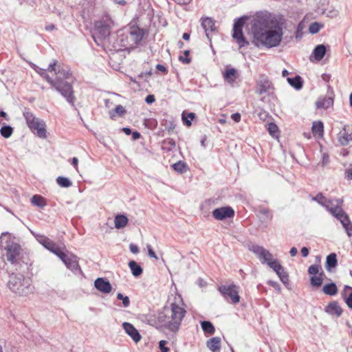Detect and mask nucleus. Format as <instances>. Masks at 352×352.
<instances>
[{
    "label": "nucleus",
    "instance_id": "1",
    "mask_svg": "<svg viewBox=\"0 0 352 352\" xmlns=\"http://www.w3.org/2000/svg\"><path fill=\"white\" fill-rule=\"evenodd\" d=\"M249 34L255 46L272 48L280 45L283 30L280 21L266 13L258 14L251 21Z\"/></svg>",
    "mask_w": 352,
    "mask_h": 352
},
{
    "label": "nucleus",
    "instance_id": "2",
    "mask_svg": "<svg viewBox=\"0 0 352 352\" xmlns=\"http://www.w3.org/2000/svg\"><path fill=\"white\" fill-rule=\"evenodd\" d=\"M35 70L42 77L45 78L53 88L66 98L69 103L74 104L75 100L72 89L74 78L67 66L56 65V63L55 61L53 63H50L47 71L50 72H54L56 76L54 79L47 74L46 69L38 67Z\"/></svg>",
    "mask_w": 352,
    "mask_h": 352
},
{
    "label": "nucleus",
    "instance_id": "3",
    "mask_svg": "<svg viewBox=\"0 0 352 352\" xmlns=\"http://www.w3.org/2000/svg\"><path fill=\"white\" fill-rule=\"evenodd\" d=\"M186 313L182 300L175 298V302L165 306L163 310L158 313L157 322L161 327L176 333L180 327Z\"/></svg>",
    "mask_w": 352,
    "mask_h": 352
},
{
    "label": "nucleus",
    "instance_id": "4",
    "mask_svg": "<svg viewBox=\"0 0 352 352\" xmlns=\"http://www.w3.org/2000/svg\"><path fill=\"white\" fill-rule=\"evenodd\" d=\"M9 288L14 293L25 296L32 292V288L29 279L21 274H12L8 280Z\"/></svg>",
    "mask_w": 352,
    "mask_h": 352
},
{
    "label": "nucleus",
    "instance_id": "5",
    "mask_svg": "<svg viewBox=\"0 0 352 352\" xmlns=\"http://www.w3.org/2000/svg\"><path fill=\"white\" fill-rule=\"evenodd\" d=\"M23 116L28 127L34 133L43 139L47 138L45 123L43 120L35 117L34 114L30 111L24 112Z\"/></svg>",
    "mask_w": 352,
    "mask_h": 352
},
{
    "label": "nucleus",
    "instance_id": "6",
    "mask_svg": "<svg viewBox=\"0 0 352 352\" xmlns=\"http://www.w3.org/2000/svg\"><path fill=\"white\" fill-rule=\"evenodd\" d=\"M6 251V256L7 260L11 263H14L19 258L21 253V246L13 241H8L4 247Z\"/></svg>",
    "mask_w": 352,
    "mask_h": 352
},
{
    "label": "nucleus",
    "instance_id": "7",
    "mask_svg": "<svg viewBox=\"0 0 352 352\" xmlns=\"http://www.w3.org/2000/svg\"><path fill=\"white\" fill-rule=\"evenodd\" d=\"M219 291L225 299L228 300L230 298L232 303H237L240 300L237 287L235 285H221L219 287Z\"/></svg>",
    "mask_w": 352,
    "mask_h": 352
},
{
    "label": "nucleus",
    "instance_id": "8",
    "mask_svg": "<svg viewBox=\"0 0 352 352\" xmlns=\"http://www.w3.org/2000/svg\"><path fill=\"white\" fill-rule=\"evenodd\" d=\"M243 21L239 19L234 25L232 36L236 40L240 47H244L248 43L245 41L243 32L242 27L243 25Z\"/></svg>",
    "mask_w": 352,
    "mask_h": 352
},
{
    "label": "nucleus",
    "instance_id": "9",
    "mask_svg": "<svg viewBox=\"0 0 352 352\" xmlns=\"http://www.w3.org/2000/svg\"><path fill=\"white\" fill-rule=\"evenodd\" d=\"M326 209L340 221L348 216L342 208L339 200H332V204H329Z\"/></svg>",
    "mask_w": 352,
    "mask_h": 352
},
{
    "label": "nucleus",
    "instance_id": "10",
    "mask_svg": "<svg viewBox=\"0 0 352 352\" xmlns=\"http://www.w3.org/2000/svg\"><path fill=\"white\" fill-rule=\"evenodd\" d=\"M338 140L342 146L352 144V130L348 125H344L338 134Z\"/></svg>",
    "mask_w": 352,
    "mask_h": 352
},
{
    "label": "nucleus",
    "instance_id": "11",
    "mask_svg": "<svg viewBox=\"0 0 352 352\" xmlns=\"http://www.w3.org/2000/svg\"><path fill=\"white\" fill-rule=\"evenodd\" d=\"M250 250L256 254L262 263H267L272 258V254L262 246L252 245Z\"/></svg>",
    "mask_w": 352,
    "mask_h": 352
},
{
    "label": "nucleus",
    "instance_id": "12",
    "mask_svg": "<svg viewBox=\"0 0 352 352\" xmlns=\"http://www.w3.org/2000/svg\"><path fill=\"white\" fill-rule=\"evenodd\" d=\"M234 214L233 209L230 207H221L216 208L212 211V216L217 220H223L232 217Z\"/></svg>",
    "mask_w": 352,
    "mask_h": 352
},
{
    "label": "nucleus",
    "instance_id": "13",
    "mask_svg": "<svg viewBox=\"0 0 352 352\" xmlns=\"http://www.w3.org/2000/svg\"><path fill=\"white\" fill-rule=\"evenodd\" d=\"M122 327L125 333L131 337L134 342L138 343L141 340V335L132 324L124 322L122 323Z\"/></svg>",
    "mask_w": 352,
    "mask_h": 352
},
{
    "label": "nucleus",
    "instance_id": "14",
    "mask_svg": "<svg viewBox=\"0 0 352 352\" xmlns=\"http://www.w3.org/2000/svg\"><path fill=\"white\" fill-rule=\"evenodd\" d=\"M95 287L104 294H109L112 289L111 285L103 278H98L94 282Z\"/></svg>",
    "mask_w": 352,
    "mask_h": 352
},
{
    "label": "nucleus",
    "instance_id": "15",
    "mask_svg": "<svg viewBox=\"0 0 352 352\" xmlns=\"http://www.w3.org/2000/svg\"><path fill=\"white\" fill-rule=\"evenodd\" d=\"M201 26L206 36L210 39L211 34L215 30L214 21L210 17L202 18Z\"/></svg>",
    "mask_w": 352,
    "mask_h": 352
},
{
    "label": "nucleus",
    "instance_id": "16",
    "mask_svg": "<svg viewBox=\"0 0 352 352\" xmlns=\"http://www.w3.org/2000/svg\"><path fill=\"white\" fill-rule=\"evenodd\" d=\"M36 238L39 243H41L47 250H48L49 251H50L52 253L58 248V245L54 242H53L52 240H50L49 238H47L45 236L36 235Z\"/></svg>",
    "mask_w": 352,
    "mask_h": 352
},
{
    "label": "nucleus",
    "instance_id": "17",
    "mask_svg": "<svg viewBox=\"0 0 352 352\" xmlns=\"http://www.w3.org/2000/svg\"><path fill=\"white\" fill-rule=\"evenodd\" d=\"M36 238L39 243H41L47 250H48L49 251H50L52 253L58 248V245L54 242H53L52 240H50L49 238H47L45 236L36 235Z\"/></svg>",
    "mask_w": 352,
    "mask_h": 352
},
{
    "label": "nucleus",
    "instance_id": "18",
    "mask_svg": "<svg viewBox=\"0 0 352 352\" xmlns=\"http://www.w3.org/2000/svg\"><path fill=\"white\" fill-rule=\"evenodd\" d=\"M129 35L131 41L137 44L140 43L144 36V31L138 26L133 25L130 28Z\"/></svg>",
    "mask_w": 352,
    "mask_h": 352
},
{
    "label": "nucleus",
    "instance_id": "19",
    "mask_svg": "<svg viewBox=\"0 0 352 352\" xmlns=\"http://www.w3.org/2000/svg\"><path fill=\"white\" fill-rule=\"evenodd\" d=\"M333 99L330 96L320 97L316 102V107L318 109H327L333 106Z\"/></svg>",
    "mask_w": 352,
    "mask_h": 352
},
{
    "label": "nucleus",
    "instance_id": "20",
    "mask_svg": "<svg viewBox=\"0 0 352 352\" xmlns=\"http://www.w3.org/2000/svg\"><path fill=\"white\" fill-rule=\"evenodd\" d=\"M272 88L271 82L266 78H263L257 82L256 93L261 95Z\"/></svg>",
    "mask_w": 352,
    "mask_h": 352
},
{
    "label": "nucleus",
    "instance_id": "21",
    "mask_svg": "<svg viewBox=\"0 0 352 352\" xmlns=\"http://www.w3.org/2000/svg\"><path fill=\"white\" fill-rule=\"evenodd\" d=\"M63 263L71 270H76L79 267L78 257L74 254L67 255Z\"/></svg>",
    "mask_w": 352,
    "mask_h": 352
},
{
    "label": "nucleus",
    "instance_id": "22",
    "mask_svg": "<svg viewBox=\"0 0 352 352\" xmlns=\"http://www.w3.org/2000/svg\"><path fill=\"white\" fill-rule=\"evenodd\" d=\"M208 348L212 352H217L221 347V339L219 337H214L210 338L207 342Z\"/></svg>",
    "mask_w": 352,
    "mask_h": 352
},
{
    "label": "nucleus",
    "instance_id": "23",
    "mask_svg": "<svg viewBox=\"0 0 352 352\" xmlns=\"http://www.w3.org/2000/svg\"><path fill=\"white\" fill-rule=\"evenodd\" d=\"M325 310L328 314L337 316H340L342 312L341 307L335 302L329 303Z\"/></svg>",
    "mask_w": 352,
    "mask_h": 352
},
{
    "label": "nucleus",
    "instance_id": "24",
    "mask_svg": "<svg viewBox=\"0 0 352 352\" xmlns=\"http://www.w3.org/2000/svg\"><path fill=\"white\" fill-rule=\"evenodd\" d=\"M326 47L321 44V45H318L314 50V52H313V55L314 56V58L318 60V61H320L321 60L323 57L325 55V53H326Z\"/></svg>",
    "mask_w": 352,
    "mask_h": 352
},
{
    "label": "nucleus",
    "instance_id": "25",
    "mask_svg": "<svg viewBox=\"0 0 352 352\" xmlns=\"http://www.w3.org/2000/svg\"><path fill=\"white\" fill-rule=\"evenodd\" d=\"M338 261L335 253H331L327 256L325 267L327 271L331 272L332 268L336 267Z\"/></svg>",
    "mask_w": 352,
    "mask_h": 352
},
{
    "label": "nucleus",
    "instance_id": "26",
    "mask_svg": "<svg viewBox=\"0 0 352 352\" xmlns=\"http://www.w3.org/2000/svg\"><path fill=\"white\" fill-rule=\"evenodd\" d=\"M96 34L101 38H105L110 34V30L107 25L102 24L96 25Z\"/></svg>",
    "mask_w": 352,
    "mask_h": 352
},
{
    "label": "nucleus",
    "instance_id": "27",
    "mask_svg": "<svg viewBox=\"0 0 352 352\" xmlns=\"http://www.w3.org/2000/svg\"><path fill=\"white\" fill-rule=\"evenodd\" d=\"M128 221V218L124 214L116 216L114 219L116 228L120 229L124 228L127 225Z\"/></svg>",
    "mask_w": 352,
    "mask_h": 352
},
{
    "label": "nucleus",
    "instance_id": "28",
    "mask_svg": "<svg viewBox=\"0 0 352 352\" xmlns=\"http://www.w3.org/2000/svg\"><path fill=\"white\" fill-rule=\"evenodd\" d=\"M236 71L235 69H228L223 73V78L229 84H233L236 79Z\"/></svg>",
    "mask_w": 352,
    "mask_h": 352
},
{
    "label": "nucleus",
    "instance_id": "29",
    "mask_svg": "<svg viewBox=\"0 0 352 352\" xmlns=\"http://www.w3.org/2000/svg\"><path fill=\"white\" fill-rule=\"evenodd\" d=\"M324 126L320 121L314 122L312 124V133L314 136L322 137L323 135Z\"/></svg>",
    "mask_w": 352,
    "mask_h": 352
},
{
    "label": "nucleus",
    "instance_id": "30",
    "mask_svg": "<svg viewBox=\"0 0 352 352\" xmlns=\"http://www.w3.org/2000/svg\"><path fill=\"white\" fill-rule=\"evenodd\" d=\"M129 267L131 271L132 274L137 277L142 274L143 270L135 261H131L129 263Z\"/></svg>",
    "mask_w": 352,
    "mask_h": 352
},
{
    "label": "nucleus",
    "instance_id": "31",
    "mask_svg": "<svg viewBox=\"0 0 352 352\" xmlns=\"http://www.w3.org/2000/svg\"><path fill=\"white\" fill-rule=\"evenodd\" d=\"M322 292L327 295L334 296L338 293V288L335 283H331L323 286Z\"/></svg>",
    "mask_w": 352,
    "mask_h": 352
},
{
    "label": "nucleus",
    "instance_id": "32",
    "mask_svg": "<svg viewBox=\"0 0 352 352\" xmlns=\"http://www.w3.org/2000/svg\"><path fill=\"white\" fill-rule=\"evenodd\" d=\"M126 113L124 107L120 104L117 105L116 108L109 111V116L111 119H115L116 116H122Z\"/></svg>",
    "mask_w": 352,
    "mask_h": 352
},
{
    "label": "nucleus",
    "instance_id": "33",
    "mask_svg": "<svg viewBox=\"0 0 352 352\" xmlns=\"http://www.w3.org/2000/svg\"><path fill=\"white\" fill-rule=\"evenodd\" d=\"M33 205L43 208L46 206L45 199L41 195H35L31 199Z\"/></svg>",
    "mask_w": 352,
    "mask_h": 352
},
{
    "label": "nucleus",
    "instance_id": "34",
    "mask_svg": "<svg viewBox=\"0 0 352 352\" xmlns=\"http://www.w3.org/2000/svg\"><path fill=\"white\" fill-rule=\"evenodd\" d=\"M340 223L344 228L347 235L349 236H352V223L350 221L349 216L345 217V218L340 221Z\"/></svg>",
    "mask_w": 352,
    "mask_h": 352
},
{
    "label": "nucleus",
    "instance_id": "35",
    "mask_svg": "<svg viewBox=\"0 0 352 352\" xmlns=\"http://www.w3.org/2000/svg\"><path fill=\"white\" fill-rule=\"evenodd\" d=\"M287 81L292 87L296 89H300L302 86V82L300 76H296L294 78H287Z\"/></svg>",
    "mask_w": 352,
    "mask_h": 352
},
{
    "label": "nucleus",
    "instance_id": "36",
    "mask_svg": "<svg viewBox=\"0 0 352 352\" xmlns=\"http://www.w3.org/2000/svg\"><path fill=\"white\" fill-rule=\"evenodd\" d=\"M322 276H324V272H320L318 275L311 276L310 278L311 285L314 287L321 286L322 284Z\"/></svg>",
    "mask_w": 352,
    "mask_h": 352
},
{
    "label": "nucleus",
    "instance_id": "37",
    "mask_svg": "<svg viewBox=\"0 0 352 352\" xmlns=\"http://www.w3.org/2000/svg\"><path fill=\"white\" fill-rule=\"evenodd\" d=\"M313 200L317 201L318 204L327 208L329 204H332V200L327 199L321 193L318 194Z\"/></svg>",
    "mask_w": 352,
    "mask_h": 352
},
{
    "label": "nucleus",
    "instance_id": "38",
    "mask_svg": "<svg viewBox=\"0 0 352 352\" xmlns=\"http://www.w3.org/2000/svg\"><path fill=\"white\" fill-rule=\"evenodd\" d=\"M201 326L202 330L205 333H208L210 334H213L214 333V327L210 322H209V321L201 322Z\"/></svg>",
    "mask_w": 352,
    "mask_h": 352
},
{
    "label": "nucleus",
    "instance_id": "39",
    "mask_svg": "<svg viewBox=\"0 0 352 352\" xmlns=\"http://www.w3.org/2000/svg\"><path fill=\"white\" fill-rule=\"evenodd\" d=\"M267 264L276 273V274L283 268L280 263L277 260L273 259V258Z\"/></svg>",
    "mask_w": 352,
    "mask_h": 352
},
{
    "label": "nucleus",
    "instance_id": "40",
    "mask_svg": "<svg viewBox=\"0 0 352 352\" xmlns=\"http://www.w3.org/2000/svg\"><path fill=\"white\" fill-rule=\"evenodd\" d=\"M267 264L276 273V274L283 268L280 263L277 260L273 259V258Z\"/></svg>",
    "mask_w": 352,
    "mask_h": 352
},
{
    "label": "nucleus",
    "instance_id": "41",
    "mask_svg": "<svg viewBox=\"0 0 352 352\" xmlns=\"http://www.w3.org/2000/svg\"><path fill=\"white\" fill-rule=\"evenodd\" d=\"M56 182L58 186L64 188H67L72 185V182L68 178L64 177H58Z\"/></svg>",
    "mask_w": 352,
    "mask_h": 352
},
{
    "label": "nucleus",
    "instance_id": "42",
    "mask_svg": "<svg viewBox=\"0 0 352 352\" xmlns=\"http://www.w3.org/2000/svg\"><path fill=\"white\" fill-rule=\"evenodd\" d=\"M173 168L175 171L180 173H185L187 169L186 164L182 161L175 163L173 165Z\"/></svg>",
    "mask_w": 352,
    "mask_h": 352
},
{
    "label": "nucleus",
    "instance_id": "43",
    "mask_svg": "<svg viewBox=\"0 0 352 352\" xmlns=\"http://www.w3.org/2000/svg\"><path fill=\"white\" fill-rule=\"evenodd\" d=\"M0 133L3 138H8L12 135L13 129L10 126H3L1 128Z\"/></svg>",
    "mask_w": 352,
    "mask_h": 352
},
{
    "label": "nucleus",
    "instance_id": "44",
    "mask_svg": "<svg viewBox=\"0 0 352 352\" xmlns=\"http://www.w3.org/2000/svg\"><path fill=\"white\" fill-rule=\"evenodd\" d=\"M320 272H323L320 265H318V264L311 265L308 268V273L313 276L319 274L320 273Z\"/></svg>",
    "mask_w": 352,
    "mask_h": 352
},
{
    "label": "nucleus",
    "instance_id": "45",
    "mask_svg": "<svg viewBox=\"0 0 352 352\" xmlns=\"http://www.w3.org/2000/svg\"><path fill=\"white\" fill-rule=\"evenodd\" d=\"M323 25L318 22L312 23L309 28V32L311 34L318 33Z\"/></svg>",
    "mask_w": 352,
    "mask_h": 352
},
{
    "label": "nucleus",
    "instance_id": "46",
    "mask_svg": "<svg viewBox=\"0 0 352 352\" xmlns=\"http://www.w3.org/2000/svg\"><path fill=\"white\" fill-rule=\"evenodd\" d=\"M278 276L279 277L280 280L284 285L288 284L289 282V276L287 273L285 271L284 268H283L282 270H280L278 274Z\"/></svg>",
    "mask_w": 352,
    "mask_h": 352
},
{
    "label": "nucleus",
    "instance_id": "47",
    "mask_svg": "<svg viewBox=\"0 0 352 352\" xmlns=\"http://www.w3.org/2000/svg\"><path fill=\"white\" fill-rule=\"evenodd\" d=\"M195 115L194 113H188L187 116H186L185 114L183 113L182 114V119H183V121L185 123V124L187 125V126H190L191 125V121L195 118Z\"/></svg>",
    "mask_w": 352,
    "mask_h": 352
},
{
    "label": "nucleus",
    "instance_id": "48",
    "mask_svg": "<svg viewBox=\"0 0 352 352\" xmlns=\"http://www.w3.org/2000/svg\"><path fill=\"white\" fill-rule=\"evenodd\" d=\"M268 131L273 137H278V126L274 123H270L268 126Z\"/></svg>",
    "mask_w": 352,
    "mask_h": 352
},
{
    "label": "nucleus",
    "instance_id": "49",
    "mask_svg": "<svg viewBox=\"0 0 352 352\" xmlns=\"http://www.w3.org/2000/svg\"><path fill=\"white\" fill-rule=\"evenodd\" d=\"M54 254H56L58 258H60V259L64 262V261L65 260L68 254H66L65 253H64L61 248L60 247L58 246V248L55 250V251H54L53 252Z\"/></svg>",
    "mask_w": 352,
    "mask_h": 352
},
{
    "label": "nucleus",
    "instance_id": "50",
    "mask_svg": "<svg viewBox=\"0 0 352 352\" xmlns=\"http://www.w3.org/2000/svg\"><path fill=\"white\" fill-rule=\"evenodd\" d=\"M117 298L122 301L123 306L128 307L130 304V300L128 296H124L121 293L117 294Z\"/></svg>",
    "mask_w": 352,
    "mask_h": 352
},
{
    "label": "nucleus",
    "instance_id": "51",
    "mask_svg": "<svg viewBox=\"0 0 352 352\" xmlns=\"http://www.w3.org/2000/svg\"><path fill=\"white\" fill-rule=\"evenodd\" d=\"M189 53H190V52L188 50L184 51V56H180L179 59L182 63H184L186 64L190 63L191 62V59L190 58H188Z\"/></svg>",
    "mask_w": 352,
    "mask_h": 352
},
{
    "label": "nucleus",
    "instance_id": "52",
    "mask_svg": "<svg viewBox=\"0 0 352 352\" xmlns=\"http://www.w3.org/2000/svg\"><path fill=\"white\" fill-rule=\"evenodd\" d=\"M167 342L166 340H161L159 342V348L161 350V352H168L169 349L166 346Z\"/></svg>",
    "mask_w": 352,
    "mask_h": 352
},
{
    "label": "nucleus",
    "instance_id": "53",
    "mask_svg": "<svg viewBox=\"0 0 352 352\" xmlns=\"http://www.w3.org/2000/svg\"><path fill=\"white\" fill-rule=\"evenodd\" d=\"M267 283L270 285H271L272 287H274L278 292H280V290H281L280 286L277 282L274 281V280H268Z\"/></svg>",
    "mask_w": 352,
    "mask_h": 352
},
{
    "label": "nucleus",
    "instance_id": "54",
    "mask_svg": "<svg viewBox=\"0 0 352 352\" xmlns=\"http://www.w3.org/2000/svg\"><path fill=\"white\" fill-rule=\"evenodd\" d=\"M129 250L133 254H138L139 252L138 247L133 243L129 245Z\"/></svg>",
    "mask_w": 352,
    "mask_h": 352
},
{
    "label": "nucleus",
    "instance_id": "55",
    "mask_svg": "<svg viewBox=\"0 0 352 352\" xmlns=\"http://www.w3.org/2000/svg\"><path fill=\"white\" fill-rule=\"evenodd\" d=\"M231 118L234 122H239L241 120V114L239 113H233Z\"/></svg>",
    "mask_w": 352,
    "mask_h": 352
},
{
    "label": "nucleus",
    "instance_id": "56",
    "mask_svg": "<svg viewBox=\"0 0 352 352\" xmlns=\"http://www.w3.org/2000/svg\"><path fill=\"white\" fill-rule=\"evenodd\" d=\"M145 101L148 104H151L155 101V97L153 95H148L146 98Z\"/></svg>",
    "mask_w": 352,
    "mask_h": 352
},
{
    "label": "nucleus",
    "instance_id": "57",
    "mask_svg": "<svg viewBox=\"0 0 352 352\" xmlns=\"http://www.w3.org/2000/svg\"><path fill=\"white\" fill-rule=\"evenodd\" d=\"M148 255L151 258H157L155 253L154 252V251L149 247L148 246Z\"/></svg>",
    "mask_w": 352,
    "mask_h": 352
},
{
    "label": "nucleus",
    "instance_id": "58",
    "mask_svg": "<svg viewBox=\"0 0 352 352\" xmlns=\"http://www.w3.org/2000/svg\"><path fill=\"white\" fill-rule=\"evenodd\" d=\"M346 177L348 179L351 180L352 179V168H349L346 170Z\"/></svg>",
    "mask_w": 352,
    "mask_h": 352
},
{
    "label": "nucleus",
    "instance_id": "59",
    "mask_svg": "<svg viewBox=\"0 0 352 352\" xmlns=\"http://www.w3.org/2000/svg\"><path fill=\"white\" fill-rule=\"evenodd\" d=\"M300 252L303 257H307L309 254V250L306 247H303Z\"/></svg>",
    "mask_w": 352,
    "mask_h": 352
},
{
    "label": "nucleus",
    "instance_id": "60",
    "mask_svg": "<svg viewBox=\"0 0 352 352\" xmlns=\"http://www.w3.org/2000/svg\"><path fill=\"white\" fill-rule=\"evenodd\" d=\"M113 2L115 4L120 5V6H125L126 4V2L125 0H113Z\"/></svg>",
    "mask_w": 352,
    "mask_h": 352
},
{
    "label": "nucleus",
    "instance_id": "61",
    "mask_svg": "<svg viewBox=\"0 0 352 352\" xmlns=\"http://www.w3.org/2000/svg\"><path fill=\"white\" fill-rule=\"evenodd\" d=\"M156 68L157 70L162 72H166V68L165 67V66L162 65H160V64H157L156 65Z\"/></svg>",
    "mask_w": 352,
    "mask_h": 352
},
{
    "label": "nucleus",
    "instance_id": "62",
    "mask_svg": "<svg viewBox=\"0 0 352 352\" xmlns=\"http://www.w3.org/2000/svg\"><path fill=\"white\" fill-rule=\"evenodd\" d=\"M298 253V250H297V248H292L290 251H289V254L292 256H295Z\"/></svg>",
    "mask_w": 352,
    "mask_h": 352
},
{
    "label": "nucleus",
    "instance_id": "63",
    "mask_svg": "<svg viewBox=\"0 0 352 352\" xmlns=\"http://www.w3.org/2000/svg\"><path fill=\"white\" fill-rule=\"evenodd\" d=\"M329 162V155L326 153H324L322 155V164L323 165L327 164Z\"/></svg>",
    "mask_w": 352,
    "mask_h": 352
},
{
    "label": "nucleus",
    "instance_id": "64",
    "mask_svg": "<svg viewBox=\"0 0 352 352\" xmlns=\"http://www.w3.org/2000/svg\"><path fill=\"white\" fill-rule=\"evenodd\" d=\"M122 131L124 132L125 134H126L127 135H129L131 133V131L129 128H127V127H124L122 129Z\"/></svg>",
    "mask_w": 352,
    "mask_h": 352
}]
</instances>
